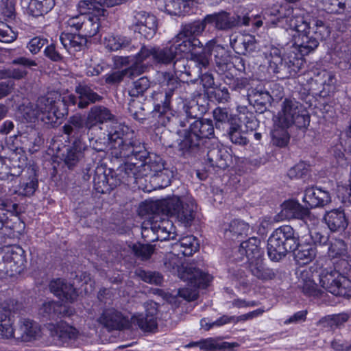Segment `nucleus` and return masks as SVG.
Returning a JSON list of instances; mask_svg holds the SVG:
<instances>
[{"mask_svg": "<svg viewBox=\"0 0 351 351\" xmlns=\"http://www.w3.org/2000/svg\"><path fill=\"white\" fill-rule=\"evenodd\" d=\"M59 304L53 301L44 302L40 307L38 313L43 317L55 319L58 318V312H60L59 309Z\"/></svg>", "mask_w": 351, "mask_h": 351, "instance_id": "55", "label": "nucleus"}, {"mask_svg": "<svg viewBox=\"0 0 351 351\" xmlns=\"http://www.w3.org/2000/svg\"><path fill=\"white\" fill-rule=\"evenodd\" d=\"M330 34L329 26L317 18L312 19L311 29L304 34L301 42L296 43L298 51L302 55H308L319 45V41L328 37Z\"/></svg>", "mask_w": 351, "mask_h": 351, "instance_id": "10", "label": "nucleus"}, {"mask_svg": "<svg viewBox=\"0 0 351 351\" xmlns=\"http://www.w3.org/2000/svg\"><path fill=\"white\" fill-rule=\"evenodd\" d=\"M132 250L134 255L142 261L150 258L155 251L154 245L136 243L133 244Z\"/></svg>", "mask_w": 351, "mask_h": 351, "instance_id": "54", "label": "nucleus"}, {"mask_svg": "<svg viewBox=\"0 0 351 351\" xmlns=\"http://www.w3.org/2000/svg\"><path fill=\"white\" fill-rule=\"evenodd\" d=\"M279 218L282 219H298L304 216L307 208L304 207L297 201L290 199L282 203Z\"/></svg>", "mask_w": 351, "mask_h": 351, "instance_id": "35", "label": "nucleus"}, {"mask_svg": "<svg viewBox=\"0 0 351 351\" xmlns=\"http://www.w3.org/2000/svg\"><path fill=\"white\" fill-rule=\"evenodd\" d=\"M323 8L328 13L341 14L346 8V4L339 0H324Z\"/></svg>", "mask_w": 351, "mask_h": 351, "instance_id": "62", "label": "nucleus"}, {"mask_svg": "<svg viewBox=\"0 0 351 351\" xmlns=\"http://www.w3.org/2000/svg\"><path fill=\"white\" fill-rule=\"evenodd\" d=\"M303 202L311 208L322 207L331 202L330 193L319 188H308L305 190Z\"/></svg>", "mask_w": 351, "mask_h": 351, "instance_id": "30", "label": "nucleus"}, {"mask_svg": "<svg viewBox=\"0 0 351 351\" xmlns=\"http://www.w3.org/2000/svg\"><path fill=\"white\" fill-rule=\"evenodd\" d=\"M324 220L329 229L332 232L344 230L348 226V221L345 213L339 209L327 212Z\"/></svg>", "mask_w": 351, "mask_h": 351, "instance_id": "37", "label": "nucleus"}, {"mask_svg": "<svg viewBox=\"0 0 351 351\" xmlns=\"http://www.w3.org/2000/svg\"><path fill=\"white\" fill-rule=\"evenodd\" d=\"M261 241L256 237H251L248 240L241 243L238 250L241 254L239 259H242V256H245L249 261H254L262 257V252L259 247Z\"/></svg>", "mask_w": 351, "mask_h": 351, "instance_id": "34", "label": "nucleus"}, {"mask_svg": "<svg viewBox=\"0 0 351 351\" xmlns=\"http://www.w3.org/2000/svg\"><path fill=\"white\" fill-rule=\"evenodd\" d=\"M20 141L24 147L32 153L36 152L43 143V139L40 132L33 128L29 132L21 134Z\"/></svg>", "mask_w": 351, "mask_h": 351, "instance_id": "42", "label": "nucleus"}, {"mask_svg": "<svg viewBox=\"0 0 351 351\" xmlns=\"http://www.w3.org/2000/svg\"><path fill=\"white\" fill-rule=\"evenodd\" d=\"M60 40L64 48L69 51L73 48L75 51H80L87 43V38L80 32L77 34L71 33H62Z\"/></svg>", "mask_w": 351, "mask_h": 351, "instance_id": "41", "label": "nucleus"}, {"mask_svg": "<svg viewBox=\"0 0 351 351\" xmlns=\"http://www.w3.org/2000/svg\"><path fill=\"white\" fill-rule=\"evenodd\" d=\"M77 96L70 95L66 102L71 105H77L79 109L87 108L90 104L100 102L103 97L96 93L91 86L85 83H79L75 88Z\"/></svg>", "mask_w": 351, "mask_h": 351, "instance_id": "17", "label": "nucleus"}, {"mask_svg": "<svg viewBox=\"0 0 351 351\" xmlns=\"http://www.w3.org/2000/svg\"><path fill=\"white\" fill-rule=\"evenodd\" d=\"M98 0H83L77 4V10L80 14L89 16H106L108 11L100 5Z\"/></svg>", "mask_w": 351, "mask_h": 351, "instance_id": "40", "label": "nucleus"}, {"mask_svg": "<svg viewBox=\"0 0 351 351\" xmlns=\"http://www.w3.org/2000/svg\"><path fill=\"white\" fill-rule=\"evenodd\" d=\"M66 104L59 94L49 93L39 97L36 104L42 114V121L47 124L53 125L68 114Z\"/></svg>", "mask_w": 351, "mask_h": 351, "instance_id": "8", "label": "nucleus"}, {"mask_svg": "<svg viewBox=\"0 0 351 351\" xmlns=\"http://www.w3.org/2000/svg\"><path fill=\"white\" fill-rule=\"evenodd\" d=\"M150 87V81L147 77L143 76L133 82L129 90V95L133 97H138Z\"/></svg>", "mask_w": 351, "mask_h": 351, "instance_id": "56", "label": "nucleus"}, {"mask_svg": "<svg viewBox=\"0 0 351 351\" xmlns=\"http://www.w3.org/2000/svg\"><path fill=\"white\" fill-rule=\"evenodd\" d=\"M104 17L86 15L80 33L87 38L95 36L99 31V21Z\"/></svg>", "mask_w": 351, "mask_h": 351, "instance_id": "46", "label": "nucleus"}, {"mask_svg": "<svg viewBox=\"0 0 351 351\" xmlns=\"http://www.w3.org/2000/svg\"><path fill=\"white\" fill-rule=\"evenodd\" d=\"M176 246L181 248L180 252L185 256H191L199 247L197 239L192 235L180 239L178 243H176Z\"/></svg>", "mask_w": 351, "mask_h": 351, "instance_id": "48", "label": "nucleus"}, {"mask_svg": "<svg viewBox=\"0 0 351 351\" xmlns=\"http://www.w3.org/2000/svg\"><path fill=\"white\" fill-rule=\"evenodd\" d=\"M189 53L191 54L189 59L192 69L197 71L196 77H200L202 70L207 69L210 64L209 56L204 51L197 53L195 52V50L189 51Z\"/></svg>", "mask_w": 351, "mask_h": 351, "instance_id": "44", "label": "nucleus"}, {"mask_svg": "<svg viewBox=\"0 0 351 351\" xmlns=\"http://www.w3.org/2000/svg\"><path fill=\"white\" fill-rule=\"evenodd\" d=\"M27 5V13L32 16L37 17L48 13L54 6V0H30L27 3L23 2V6Z\"/></svg>", "mask_w": 351, "mask_h": 351, "instance_id": "39", "label": "nucleus"}, {"mask_svg": "<svg viewBox=\"0 0 351 351\" xmlns=\"http://www.w3.org/2000/svg\"><path fill=\"white\" fill-rule=\"evenodd\" d=\"M136 276L143 281L154 285H161L163 282V276L158 271L137 269Z\"/></svg>", "mask_w": 351, "mask_h": 351, "instance_id": "52", "label": "nucleus"}, {"mask_svg": "<svg viewBox=\"0 0 351 351\" xmlns=\"http://www.w3.org/2000/svg\"><path fill=\"white\" fill-rule=\"evenodd\" d=\"M206 24L204 19L202 21H194L186 24L174 38L180 42L183 41L184 43H189L190 46L189 51L202 48L203 45L196 36L199 35L204 30Z\"/></svg>", "mask_w": 351, "mask_h": 351, "instance_id": "19", "label": "nucleus"}, {"mask_svg": "<svg viewBox=\"0 0 351 351\" xmlns=\"http://www.w3.org/2000/svg\"><path fill=\"white\" fill-rule=\"evenodd\" d=\"M22 304L14 300L4 301L0 304V322L5 327V337L10 338L14 333V328L11 322V315L20 311Z\"/></svg>", "mask_w": 351, "mask_h": 351, "instance_id": "23", "label": "nucleus"}, {"mask_svg": "<svg viewBox=\"0 0 351 351\" xmlns=\"http://www.w3.org/2000/svg\"><path fill=\"white\" fill-rule=\"evenodd\" d=\"M151 230L156 234L157 240L173 239L175 237L173 223L167 219L156 217L152 223Z\"/></svg>", "mask_w": 351, "mask_h": 351, "instance_id": "33", "label": "nucleus"}, {"mask_svg": "<svg viewBox=\"0 0 351 351\" xmlns=\"http://www.w3.org/2000/svg\"><path fill=\"white\" fill-rule=\"evenodd\" d=\"M49 289L56 297L65 302H73L78 295L73 286L61 278L51 281Z\"/></svg>", "mask_w": 351, "mask_h": 351, "instance_id": "26", "label": "nucleus"}, {"mask_svg": "<svg viewBox=\"0 0 351 351\" xmlns=\"http://www.w3.org/2000/svg\"><path fill=\"white\" fill-rule=\"evenodd\" d=\"M207 110L208 104L204 97L201 96L186 102L183 106L184 115H186L187 122L201 119Z\"/></svg>", "mask_w": 351, "mask_h": 351, "instance_id": "31", "label": "nucleus"}, {"mask_svg": "<svg viewBox=\"0 0 351 351\" xmlns=\"http://www.w3.org/2000/svg\"><path fill=\"white\" fill-rule=\"evenodd\" d=\"M15 0H1V12L5 19H14L16 16Z\"/></svg>", "mask_w": 351, "mask_h": 351, "instance_id": "63", "label": "nucleus"}, {"mask_svg": "<svg viewBox=\"0 0 351 351\" xmlns=\"http://www.w3.org/2000/svg\"><path fill=\"white\" fill-rule=\"evenodd\" d=\"M293 13L294 8L287 3L283 5H273L267 11V14L276 16L278 20L284 18L289 19Z\"/></svg>", "mask_w": 351, "mask_h": 351, "instance_id": "50", "label": "nucleus"}, {"mask_svg": "<svg viewBox=\"0 0 351 351\" xmlns=\"http://www.w3.org/2000/svg\"><path fill=\"white\" fill-rule=\"evenodd\" d=\"M227 134L230 140L234 144L245 145L248 143V140L241 132V126L237 123H232L231 126H229Z\"/></svg>", "mask_w": 351, "mask_h": 351, "instance_id": "53", "label": "nucleus"}, {"mask_svg": "<svg viewBox=\"0 0 351 351\" xmlns=\"http://www.w3.org/2000/svg\"><path fill=\"white\" fill-rule=\"evenodd\" d=\"M215 127L217 129L223 128L225 125L231 126L232 123H236L234 116L229 108L217 107L213 111Z\"/></svg>", "mask_w": 351, "mask_h": 351, "instance_id": "45", "label": "nucleus"}, {"mask_svg": "<svg viewBox=\"0 0 351 351\" xmlns=\"http://www.w3.org/2000/svg\"><path fill=\"white\" fill-rule=\"evenodd\" d=\"M285 128L280 127V129L275 130L272 132V143L274 145L280 147H285L287 145L289 141V135Z\"/></svg>", "mask_w": 351, "mask_h": 351, "instance_id": "61", "label": "nucleus"}, {"mask_svg": "<svg viewBox=\"0 0 351 351\" xmlns=\"http://www.w3.org/2000/svg\"><path fill=\"white\" fill-rule=\"evenodd\" d=\"M98 322L109 331L122 330L130 325L128 317L114 308L105 310L98 318Z\"/></svg>", "mask_w": 351, "mask_h": 351, "instance_id": "20", "label": "nucleus"}, {"mask_svg": "<svg viewBox=\"0 0 351 351\" xmlns=\"http://www.w3.org/2000/svg\"><path fill=\"white\" fill-rule=\"evenodd\" d=\"M21 117L27 122H33L40 115L36 104L29 103L19 107Z\"/></svg>", "mask_w": 351, "mask_h": 351, "instance_id": "57", "label": "nucleus"}, {"mask_svg": "<svg viewBox=\"0 0 351 351\" xmlns=\"http://www.w3.org/2000/svg\"><path fill=\"white\" fill-rule=\"evenodd\" d=\"M147 69L146 64H137L130 66L122 71H114L106 76L105 82L108 84L115 85L119 84L125 76L133 78L145 72Z\"/></svg>", "mask_w": 351, "mask_h": 351, "instance_id": "32", "label": "nucleus"}, {"mask_svg": "<svg viewBox=\"0 0 351 351\" xmlns=\"http://www.w3.org/2000/svg\"><path fill=\"white\" fill-rule=\"evenodd\" d=\"M230 156L228 152L218 144H213L207 152V161L210 167L217 169H225L228 166Z\"/></svg>", "mask_w": 351, "mask_h": 351, "instance_id": "28", "label": "nucleus"}, {"mask_svg": "<svg viewBox=\"0 0 351 351\" xmlns=\"http://www.w3.org/2000/svg\"><path fill=\"white\" fill-rule=\"evenodd\" d=\"M163 210L167 215L176 217L185 226H191L195 219L196 206L193 201L182 202L178 197L167 199Z\"/></svg>", "mask_w": 351, "mask_h": 351, "instance_id": "11", "label": "nucleus"}, {"mask_svg": "<svg viewBox=\"0 0 351 351\" xmlns=\"http://www.w3.org/2000/svg\"><path fill=\"white\" fill-rule=\"evenodd\" d=\"M165 269L170 272L179 271L180 267L182 265V258L173 253L167 254L163 259Z\"/></svg>", "mask_w": 351, "mask_h": 351, "instance_id": "59", "label": "nucleus"}, {"mask_svg": "<svg viewBox=\"0 0 351 351\" xmlns=\"http://www.w3.org/2000/svg\"><path fill=\"white\" fill-rule=\"evenodd\" d=\"M104 45L110 51L123 49L135 53L134 57L137 64H145L147 62L154 64L169 65L177 56L189 52V44L180 42L174 37L166 47L145 45L123 35L108 34L104 38Z\"/></svg>", "mask_w": 351, "mask_h": 351, "instance_id": "1", "label": "nucleus"}, {"mask_svg": "<svg viewBox=\"0 0 351 351\" xmlns=\"http://www.w3.org/2000/svg\"><path fill=\"white\" fill-rule=\"evenodd\" d=\"M290 251L293 252L294 258L300 265L311 262L317 254L314 244L300 243L291 226H280L274 231L267 241V255L271 261L278 262Z\"/></svg>", "mask_w": 351, "mask_h": 351, "instance_id": "2", "label": "nucleus"}, {"mask_svg": "<svg viewBox=\"0 0 351 351\" xmlns=\"http://www.w3.org/2000/svg\"><path fill=\"white\" fill-rule=\"evenodd\" d=\"M278 122L282 128H288L293 124L298 128H305L309 124L310 117L299 102L286 99L283 102L282 112L278 116Z\"/></svg>", "mask_w": 351, "mask_h": 351, "instance_id": "9", "label": "nucleus"}, {"mask_svg": "<svg viewBox=\"0 0 351 351\" xmlns=\"http://www.w3.org/2000/svg\"><path fill=\"white\" fill-rule=\"evenodd\" d=\"M92 130L87 118L80 113L70 117L62 127V132L67 135L68 139L73 143H83L82 138L86 132Z\"/></svg>", "mask_w": 351, "mask_h": 351, "instance_id": "18", "label": "nucleus"}, {"mask_svg": "<svg viewBox=\"0 0 351 351\" xmlns=\"http://www.w3.org/2000/svg\"><path fill=\"white\" fill-rule=\"evenodd\" d=\"M86 118L93 129L97 125L106 123H112L116 121V116L107 107L101 105L94 106L87 113Z\"/></svg>", "mask_w": 351, "mask_h": 351, "instance_id": "29", "label": "nucleus"}, {"mask_svg": "<svg viewBox=\"0 0 351 351\" xmlns=\"http://www.w3.org/2000/svg\"><path fill=\"white\" fill-rule=\"evenodd\" d=\"M163 78L160 88L152 93V98L154 104L153 112L158 113L160 121L162 125H166L170 122L169 115L172 114L171 100L180 84L170 73H164Z\"/></svg>", "mask_w": 351, "mask_h": 351, "instance_id": "7", "label": "nucleus"}, {"mask_svg": "<svg viewBox=\"0 0 351 351\" xmlns=\"http://www.w3.org/2000/svg\"><path fill=\"white\" fill-rule=\"evenodd\" d=\"M250 21L248 16H245L241 18L239 15H231L230 13L224 10L207 14L204 17V22L221 31H228L241 25H249Z\"/></svg>", "mask_w": 351, "mask_h": 351, "instance_id": "14", "label": "nucleus"}, {"mask_svg": "<svg viewBox=\"0 0 351 351\" xmlns=\"http://www.w3.org/2000/svg\"><path fill=\"white\" fill-rule=\"evenodd\" d=\"M299 46L293 45L291 50L282 55L281 50L276 47H270L265 53L268 59V71L278 78L294 77L304 64L303 56L298 51Z\"/></svg>", "mask_w": 351, "mask_h": 351, "instance_id": "4", "label": "nucleus"}, {"mask_svg": "<svg viewBox=\"0 0 351 351\" xmlns=\"http://www.w3.org/2000/svg\"><path fill=\"white\" fill-rule=\"evenodd\" d=\"M145 315L133 316L132 320L141 329L145 331H152L157 328L156 321L157 304L153 301H147L144 304Z\"/></svg>", "mask_w": 351, "mask_h": 351, "instance_id": "22", "label": "nucleus"}, {"mask_svg": "<svg viewBox=\"0 0 351 351\" xmlns=\"http://www.w3.org/2000/svg\"><path fill=\"white\" fill-rule=\"evenodd\" d=\"M85 147L84 143H73V147L67 150L64 162L69 169H72L77 164L82 157V151L85 149Z\"/></svg>", "mask_w": 351, "mask_h": 351, "instance_id": "47", "label": "nucleus"}, {"mask_svg": "<svg viewBox=\"0 0 351 351\" xmlns=\"http://www.w3.org/2000/svg\"><path fill=\"white\" fill-rule=\"evenodd\" d=\"M214 135L215 129L212 120H194L184 132L183 139L179 144L180 149L184 154H195L204 144L206 138L213 137Z\"/></svg>", "mask_w": 351, "mask_h": 351, "instance_id": "6", "label": "nucleus"}, {"mask_svg": "<svg viewBox=\"0 0 351 351\" xmlns=\"http://www.w3.org/2000/svg\"><path fill=\"white\" fill-rule=\"evenodd\" d=\"M55 333L58 338L62 342L75 339L78 335V332L75 328L64 324L58 325L56 328Z\"/></svg>", "mask_w": 351, "mask_h": 351, "instance_id": "51", "label": "nucleus"}, {"mask_svg": "<svg viewBox=\"0 0 351 351\" xmlns=\"http://www.w3.org/2000/svg\"><path fill=\"white\" fill-rule=\"evenodd\" d=\"M334 268L322 269L319 274V285L337 296L351 295V280L346 276L351 269V263L345 258L333 262Z\"/></svg>", "mask_w": 351, "mask_h": 351, "instance_id": "5", "label": "nucleus"}, {"mask_svg": "<svg viewBox=\"0 0 351 351\" xmlns=\"http://www.w3.org/2000/svg\"><path fill=\"white\" fill-rule=\"evenodd\" d=\"M38 186V179L34 176L23 178L19 185L17 193L20 195L31 196L35 193Z\"/></svg>", "mask_w": 351, "mask_h": 351, "instance_id": "49", "label": "nucleus"}, {"mask_svg": "<svg viewBox=\"0 0 351 351\" xmlns=\"http://www.w3.org/2000/svg\"><path fill=\"white\" fill-rule=\"evenodd\" d=\"M40 335V328L38 323L28 318H21L18 327L14 329L12 337L24 342L35 340Z\"/></svg>", "mask_w": 351, "mask_h": 351, "instance_id": "21", "label": "nucleus"}, {"mask_svg": "<svg viewBox=\"0 0 351 351\" xmlns=\"http://www.w3.org/2000/svg\"><path fill=\"white\" fill-rule=\"evenodd\" d=\"M184 280L189 281L192 288H184L179 290L180 297L188 301L195 300L198 298L197 289H205L208 287L212 280V277L199 269L188 267L186 268L182 277Z\"/></svg>", "mask_w": 351, "mask_h": 351, "instance_id": "12", "label": "nucleus"}, {"mask_svg": "<svg viewBox=\"0 0 351 351\" xmlns=\"http://www.w3.org/2000/svg\"><path fill=\"white\" fill-rule=\"evenodd\" d=\"M9 160V168L11 170L9 176H19L24 166V161H21L20 157L16 153H12Z\"/></svg>", "mask_w": 351, "mask_h": 351, "instance_id": "64", "label": "nucleus"}, {"mask_svg": "<svg viewBox=\"0 0 351 351\" xmlns=\"http://www.w3.org/2000/svg\"><path fill=\"white\" fill-rule=\"evenodd\" d=\"M225 83L229 86V88L238 93H241L245 89L250 88L249 86V81L247 78H236L231 79L228 75H226V79L223 80Z\"/></svg>", "mask_w": 351, "mask_h": 351, "instance_id": "58", "label": "nucleus"}, {"mask_svg": "<svg viewBox=\"0 0 351 351\" xmlns=\"http://www.w3.org/2000/svg\"><path fill=\"white\" fill-rule=\"evenodd\" d=\"M299 8H294V13L291 15L288 21L291 28L293 29L298 33V38L295 37L294 45L296 43L301 42L302 37L304 34H307L311 29L312 19L309 16L302 14Z\"/></svg>", "mask_w": 351, "mask_h": 351, "instance_id": "27", "label": "nucleus"}, {"mask_svg": "<svg viewBox=\"0 0 351 351\" xmlns=\"http://www.w3.org/2000/svg\"><path fill=\"white\" fill-rule=\"evenodd\" d=\"M173 63L175 79L180 81H187L190 77H196L197 71L192 69V65L188 58L175 59Z\"/></svg>", "mask_w": 351, "mask_h": 351, "instance_id": "36", "label": "nucleus"}, {"mask_svg": "<svg viewBox=\"0 0 351 351\" xmlns=\"http://www.w3.org/2000/svg\"><path fill=\"white\" fill-rule=\"evenodd\" d=\"M247 98L249 104L253 106L256 112L260 114L267 110L272 99L271 96L267 91L263 90L258 87L248 88Z\"/></svg>", "mask_w": 351, "mask_h": 351, "instance_id": "25", "label": "nucleus"}, {"mask_svg": "<svg viewBox=\"0 0 351 351\" xmlns=\"http://www.w3.org/2000/svg\"><path fill=\"white\" fill-rule=\"evenodd\" d=\"M206 48L214 56L217 72L221 75L224 74L231 66L229 51L221 45L217 44L215 40L209 41Z\"/></svg>", "mask_w": 351, "mask_h": 351, "instance_id": "24", "label": "nucleus"}, {"mask_svg": "<svg viewBox=\"0 0 351 351\" xmlns=\"http://www.w3.org/2000/svg\"><path fill=\"white\" fill-rule=\"evenodd\" d=\"M4 252L3 260L6 274L14 276L21 274L26 263L25 251L19 245L5 246L1 248Z\"/></svg>", "mask_w": 351, "mask_h": 351, "instance_id": "15", "label": "nucleus"}, {"mask_svg": "<svg viewBox=\"0 0 351 351\" xmlns=\"http://www.w3.org/2000/svg\"><path fill=\"white\" fill-rule=\"evenodd\" d=\"M131 29L146 39H151L158 29L156 17L145 11H134L131 19Z\"/></svg>", "mask_w": 351, "mask_h": 351, "instance_id": "16", "label": "nucleus"}, {"mask_svg": "<svg viewBox=\"0 0 351 351\" xmlns=\"http://www.w3.org/2000/svg\"><path fill=\"white\" fill-rule=\"evenodd\" d=\"M249 269L254 276L263 281L275 278L277 273L276 271L265 265L262 257L251 261L249 263Z\"/></svg>", "mask_w": 351, "mask_h": 351, "instance_id": "38", "label": "nucleus"}, {"mask_svg": "<svg viewBox=\"0 0 351 351\" xmlns=\"http://www.w3.org/2000/svg\"><path fill=\"white\" fill-rule=\"evenodd\" d=\"M147 158V156L141 160L140 159L135 158L134 156H130L128 158H130L131 160L133 159L138 160V162L131 161L125 162L123 165L120 166L117 169V176H119L118 180H115L114 182L110 181V180L113 179V176H111V178H106L105 176L104 178L110 186H116L120 183H125L127 184L135 183L136 182L137 179L142 178L144 175L142 173V169L145 168L146 166L144 162Z\"/></svg>", "mask_w": 351, "mask_h": 351, "instance_id": "13", "label": "nucleus"}, {"mask_svg": "<svg viewBox=\"0 0 351 351\" xmlns=\"http://www.w3.org/2000/svg\"><path fill=\"white\" fill-rule=\"evenodd\" d=\"M250 230L249 224L240 219H234L225 228V236L229 239H237L239 237L247 235Z\"/></svg>", "mask_w": 351, "mask_h": 351, "instance_id": "43", "label": "nucleus"}, {"mask_svg": "<svg viewBox=\"0 0 351 351\" xmlns=\"http://www.w3.org/2000/svg\"><path fill=\"white\" fill-rule=\"evenodd\" d=\"M111 155L117 158H135L143 160L148 156L145 147L128 125L116 121L110 123L108 130Z\"/></svg>", "mask_w": 351, "mask_h": 351, "instance_id": "3", "label": "nucleus"}, {"mask_svg": "<svg viewBox=\"0 0 351 351\" xmlns=\"http://www.w3.org/2000/svg\"><path fill=\"white\" fill-rule=\"evenodd\" d=\"M209 96L218 103L221 104L228 103L230 100V93L228 89L225 86H215L213 88V90L210 91Z\"/></svg>", "mask_w": 351, "mask_h": 351, "instance_id": "60", "label": "nucleus"}]
</instances>
